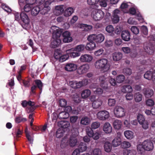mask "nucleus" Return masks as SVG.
Masks as SVG:
<instances>
[{
    "label": "nucleus",
    "mask_w": 155,
    "mask_h": 155,
    "mask_svg": "<svg viewBox=\"0 0 155 155\" xmlns=\"http://www.w3.org/2000/svg\"><path fill=\"white\" fill-rule=\"evenodd\" d=\"M67 102L64 99H61L59 101V105L62 107H65L67 104Z\"/></svg>",
    "instance_id": "obj_52"
},
{
    "label": "nucleus",
    "mask_w": 155,
    "mask_h": 155,
    "mask_svg": "<svg viewBox=\"0 0 155 155\" xmlns=\"http://www.w3.org/2000/svg\"><path fill=\"white\" fill-rule=\"evenodd\" d=\"M69 56L68 55L64 54L62 55L61 54L59 61L60 62H63L67 60Z\"/></svg>",
    "instance_id": "obj_58"
},
{
    "label": "nucleus",
    "mask_w": 155,
    "mask_h": 155,
    "mask_svg": "<svg viewBox=\"0 0 155 155\" xmlns=\"http://www.w3.org/2000/svg\"><path fill=\"white\" fill-rule=\"evenodd\" d=\"M93 59V57L90 55L85 54L81 55L80 60L82 62H90Z\"/></svg>",
    "instance_id": "obj_14"
},
{
    "label": "nucleus",
    "mask_w": 155,
    "mask_h": 155,
    "mask_svg": "<svg viewBox=\"0 0 155 155\" xmlns=\"http://www.w3.org/2000/svg\"><path fill=\"white\" fill-rule=\"evenodd\" d=\"M81 28H84L86 31H89L91 30L92 28V26L85 24H82L80 25Z\"/></svg>",
    "instance_id": "obj_41"
},
{
    "label": "nucleus",
    "mask_w": 155,
    "mask_h": 155,
    "mask_svg": "<svg viewBox=\"0 0 155 155\" xmlns=\"http://www.w3.org/2000/svg\"><path fill=\"white\" fill-rule=\"evenodd\" d=\"M97 118L101 120H105L109 117V114L106 110H102L98 112L97 114Z\"/></svg>",
    "instance_id": "obj_9"
},
{
    "label": "nucleus",
    "mask_w": 155,
    "mask_h": 155,
    "mask_svg": "<svg viewBox=\"0 0 155 155\" xmlns=\"http://www.w3.org/2000/svg\"><path fill=\"white\" fill-rule=\"evenodd\" d=\"M41 6H39V13L42 15H45L50 11L49 8H46L43 7L42 8H41Z\"/></svg>",
    "instance_id": "obj_47"
},
{
    "label": "nucleus",
    "mask_w": 155,
    "mask_h": 155,
    "mask_svg": "<svg viewBox=\"0 0 155 155\" xmlns=\"http://www.w3.org/2000/svg\"><path fill=\"white\" fill-rule=\"evenodd\" d=\"M89 68V64H86L79 67L77 69V72L79 74H81L87 72Z\"/></svg>",
    "instance_id": "obj_11"
},
{
    "label": "nucleus",
    "mask_w": 155,
    "mask_h": 155,
    "mask_svg": "<svg viewBox=\"0 0 155 155\" xmlns=\"http://www.w3.org/2000/svg\"><path fill=\"white\" fill-rule=\"evenodd\" d=\"M121 90L122 92L127 93H131L132 91V87L129 85L123 86L121 87Z\"/></svg>",
    "instance_id": "obj_20"
},
{
    "label": "nucleus",
    "mask_w": 155,
    "mask_h": 155,
    "mask_svg": "<svg viewBox=\"0 0 155 155\" xmlns=\"http://www.w3.org/2000/svg\"><path fill=\"white\" fill-rule=\"evenodd\" d=\"M97 4L102 7H105L107 5V3L105 0H98Z\"/></svg>",
    "instance_id": "obj_54"
},
{
    "label": "nucleus",
    "mask_w": 155,
    "mask_h": 155,
    "mask_svg": "<svg viewBox=\"0 0 155 155\" xmlns=\"http://www.w3.org/2000/svg\"><path fill=\"white\" fill-rule=\"evenodd\" d=\"M146 104L147 106H152L154 104V101L151 99H148L146 101Z\"/></svg>",
    "instance_id": "obj_63"
},
{
    "label": "nucleus",
    "mask_w": 155,
    "mask_h": 155,
    "mask_svg": "<svg viewBox=\"0 0 155 155\" xmlns=\"http://www.w3.org/2000/svg\"><path fill=\"white\" fill-rule=\"evenodd\" d=\"M81 107L80 106L74 107L72 110V113L76 115L78 114L81 111Z\"/></svg>",
    "instance_id": "obj_48"
},
{
    "label": "nucleus",
    "mask_w": 155,
    "mask_h": 155,
    "mask_svg": "<svg viewBox=\"0 0 155 155\" xmlns=\"http://www.w3.org/2000/svg\"><path fill=\"white\" fill-rule=\"evenodd\" d=\"M137 149L138 152L141 153H142L144 151L145 149L143 147V143L142 144H139L137 145Z\"/></svg>",
    "instance_id": "obj_45"
},
{
    "label": "nucleus",
    "mask_w": 155,
    "mask_h": 155,
    "mask_svg": "<svg viewBox=\"0 0 155 155\" xmlns=\"http://www.w3.org/2000/svg\"><path fill=\"white\" fill-rule=\"evenodd\" d=\"M114 113L116 117L120 118L124 116L125 112L123 107L120 106H117L114 109Z\"/></svg>",
    "instance_id": "obj_6"
},
{
    "label": "nucleus",
    "mask_w": 155,
    "mask_h": 155,
    "mask_svg": "<svg viewBox=\"0 0 155 155\" xmlns=\"http://www.w3.org/2000/svg\"><path fill=\"white\" fill-rule=\"evenodd\" d=\"M137 119L140 124L142 123L143 121L145 120L144 117L141 114H138L137 116Z\"/></svg>",
    "instance_id": "obj_53"
},
{
    "label": "nucleus",
    "mask_w": 155,
    "mask_h": 155,
    "mask_svg": "<svg viewBox=\"0 0 155 155\" xmlns=\"http://www.w3.org/2000/svg\"><path fill=\"white\" fill-rule=\"evenodd\" d=\"M136 151L134 150H125L123 151L124 155H135Z\"/></svg>",
    "instance_id": "obj_35"
},
{
    "label": "nucleus",
    "mask_w": 155,
    "mask_h": 155,
    "mask_svg": "<svg viewBox=\"0 0 155 155\" xmlns=\"http://www.w3.org/2000/svg\"><path fill=\"white\" fill-rule=\"evenodd\" d=\"M121 139L120 137H115L112 141V144L113 146L116 147L121 144Z\"/></svg>",
    "instance_id": "obj_25"
},
{
    "label": "nucleus",
    "mask_w": 155,
    "mask_h": 155,
    "mask_svg": "<svg viewBox=\"0 0 155 155\" xmlns=\"http://www.w3.org/2000/svg\"><path fill=\"white\" fill-rule=\"evenodd\" d=\"M130 146V143L129 142L126 141H123L121 144V146L123 148H128Z\"/></svg>",
    "instance_id": "obj_50"
},
{
    "label": "nucleus",
    "mask_w": 155,
    "mask_h": 155,
    "mask_svg": "<svg viewBox=\"0 0 155 155\" xmlns=\"http://www.w3.org/2000/svg\"><path fill=\"white\" fill-rule=\"evenodd\" d=\"M26 3V4L24 7V9L25 12H28L30 11L31 10V8L33 7V6L28 3Z\"/></svg>",
    "instance_id": "obj_55"
},
{
    "label": "nucleus",
    "mask_w": 155,
    "mask_h": 155,
    "mask_svg": "<svg viewBox=\"0 0 155 155\" xmlns=\"http://www.w3.org/2000/svg\"><path fill=\"white\" fill-rule=\"evenodd\" d=\"M69 116V114L65 111L60 112L58 115V118L60 119H66Z\"/></svg>",
    "instance_id": "obj_26"
},
{
    "label": "nucleus",
    "mask_w": 155,
    "mask_h": 155,
    "mask_svg": "<svg viewBox=\"0 0 155 155\" xmlns=\"http://www.w3.org/2000/svg\"><path fill=\"white\" fill-rule=\"evenodd\" d=\"M143 94L146 98H150L154 94V91L151 89L149 88L144 89H143Z\"/></svg>",
    "instance_id": "obj_15"
},
{
    "label": "nucleus",
    "mask_w": 155,
    "mask_h": 155,
    "mask_svg": "<svg viewBox=\"0 0 155 155\" xmlns=\"http://www.w3.org/2000/svg\"><path fill=\"white\" fill-rule=\"evenodd\" d=\"M133 133L131 131L127 130L124 131V135L125 137L127 139H131L133 137Z\"/></svg>",
    "instance_id": "obj_32"
},
{
    "label": "nucleus",
    "mask_w": 155,
    "mask_h": 155,
    "mask_svg": "<svg viewBox=\"0 0 155 155\" xmlns=\"http://www.w3.org/2000/svg\"><path fill=\"white\" fill-rule=\"evenodd\" d=\"M143 147L145 150L150 151L153 148V142L150 140H147L143 142Z\"/></svg>",
    "instance_id": "obj_8"
},
{
    "label": "nucleus",
    "mask_w": 155,
    "mask_h": 155,
    "mask_svg": "<svg viewBox=\"0 0 155 155\" xmlns=\"http://www.w3.org/2000/svg\"><path fill=\"white\" fill-rule=\"evenodd\" d=\"M87 148V144L86 143L81 142L78 146V148L74 150L72 155H79V153L85 151Z\"/></svg>",
    "instance_id": "obj_5"
},
{
    "label": "nucleus",
    "mask_w": 155,
    "mask_h": 155,
    "mask_svg": "<svg viewBox=\"0 0 155 155\" xmlns=\"http://www.w3.org/2000/svg\"><path fill=\"white\" fill-rule=\"evenodd\" d=\"M61 54V51L57 49L55 51L54 56L55 59L59 60Z\"/></svg>",
    "instance_id": "obj_46"
},
{
    "label": "nucleus",
    "mask_w": 155,
    "mask_h": 155,
    "mask_svg": "<svg viewBox=\"0 0 155 155\" xmlns=\"http://www.w3.org/2000/svg\"><path fill=\"white\" fill-rule=\"evenodd\" d=\"M80 81H71L69 82L70 86L74 89H77L82 87V84Z\"/></svg>",
    "instance_id": "obj_16"
},
{
    "label": "nucleus",
    "mask_w": 155,
    "mask_h": 155,
    "mask_svg": "<svg viewBox=\"0 0 155 155\" xmlns=\"http://www.w3.org/2000/svg\"><path fill=\"white\" fill-rule=\"evenodd\" d=\"M77 143V140L76 137L72 135L71 136L69 140V144L71 147L75 146Z\"/></svg>",
    "instance_id": "obj_24"
},
{
    "label": "nucleus",
    "mask_w": 155,
    "mask_h": 155,
    "mask_svg": "<svg viewBox=\"0 0 155 155\" xmlns=\"http://www.w3.org/2000/svg\"><path fill=\"white\" fill-rule=\"evenodd\" d=\"M76 64L71 63H67L65 66V70L68 71H75L77 69Z\"/></svg>",
    "instance_id": "obj_13"
},
{
    "label": "nucleus",
    "mask_w": 155,
    "mask_h": 155,
    "mask_svg": "<svg viewBox=\"0 0 155 155\" xmlns=\"http://www.w3.org/2000/svg\"><path fill=\"white\" fill-rule=\"evenodd\" d=\"M2 8L5 11L8 12H11V9L5 4H2Z\"/></svg>",
    "instance_id": "obj_62"
},
{
    "label": "nucleus",
    "mask_w": 155,
    "mask_h": 155,
    "mask_svg": "<svg viewBox=\"0 0 155 155\" xmlns=\"http://www.w3.org/2000/svg\"><path fill=\"white\" fill-rule=\"evenodd\" d=\"M119 12V11L117 9L115 10L114 11L113 20L114 23H117L119 20V17L117 14Z\"/></svg>",
    "instance_id": "obj_36"
},
{
    "label": "nucleus",
    "mask_w": 155,
    "mask_h": 155,
    "mask_svg": "<svg viewBox=\"0 0 155 155\" xmlns=\"http://www.w3.org/2000/svg\"><path fill=\"white\" fill-rule=\"evenodd\" d=\"M25 132L28 140L30 143H32L33 140V137L30 134L28 131V129L27 128H26L25 130Z\"/></svg>",
    "instance_id": "obj_39"
},
{
    "label": "nucleus",
    "mask_w": 155,
    "mask_h": 155,
    "mask_svg": "<svg viewBox=\"0 0 155 155\" xmlns=\"http://www.w3.org/2000/svg\"><path fill=\"white\" fill-rule=\"evenodd\" d=\"M112 127L108 122L105 123L104 125L103 130L106 134H109L112 131Z\"/></svg>",
    "instance_id": "obj_17"
},
{
    "label": "nucleus",
    "mask_w": 155,
    "mask_h": 155,
    "mask_svg": "<svg viewBox=\"0 0 155 155\" xmlns=\"http://www.w3.org/2000/svg\"><path fill=\"white\" fill-rule=\"evenodd\" d=\"M91 101L92 102V107L94 109H97L99 108L103 103V101L101 99H97L94 100L92 97L91 98Z\"/></svg>",
    "instance_id": "obj_7"
},
{
    "label": "nucleus",
    "mask_w": 155,
    "mask_h": 155,
    "mask_svg": "<svg viewBox=\"0 0 155 155\" xmlns=\"http://www.w3.org/2000/svg\"><path fill=\"white\" fill-rule=\"evenodd\" d=\"M33 8L31 9V13L32 15L35 16L39 13V7L38 5H35L33 6Z\"/></svg>",
    "instance_id": "obj_34"
},
{
    "label": "nucleus",
    "mask_w": 155,
    "mask_h": 155,
    "mask_svg": "<svg viewBox=\"0 0 155 155\" xmlns=\"http://www.w3.org/2000/svg\"><path fill=\"white\" fill-rule=\"evenodd\" d=\"M85 48V46L81 44L75 47L74 50L76 51L79 52L83 51Z\"/></svg>",
    "instance_id": "obj_44"
},
{
    "label": "nucleus",
    "mask_w": 155,
    "mask_h": 155,
    "mask_svg": "<svg viewBox=\"0 0 155 155\" xmlns=\"http://www.w3.org/2000/svg\"><path fill=\"white\" fill-rule=\"evenodd\" d=\"M95 68L104 71H108L110 68V65L108 60L106 58H102L97 60L95 63Z\"/></svg>",
    "instance_id": "obj_1"
},
{
    "label": "nucleus",
    "mask_w": 155,
    "mask_h": 155,
    "mask_svg": "<svg viewBox=\"0 0 155 155\" xmlns=\"http://www.w3.org/2000/svg\"><path fill=\"white\" fill-rule=\"evenodd\" d=\"M24 1H25V3H28L31 5L32 6H35L36 5V0H19V3L20 5H21V3H23Z\"/></svg>",
    "instance_id": "obj_31"
},
{
    "label": "nucleus",
    "mask_w": 155,
    "mask_h": 155,
    "mask_svg": "<svg viewBox=\"0 0 155 155\" xmlns=\"http://www.w3.org/2000/svg\"><path fill=\"white\" fill-rule=\"evenodd\" d=\"M134 99L137 102L140 101L142 99V95L140 92H137L134 94Z\"/></svg>",
    "instance_id": "obj_40"
},
{
    "label": "nucleus",
    "mask_w": 155,
    "mask_h": 155,
    "mask_svg": "<svg viewBox=\"0 0 155 155\" xmlns=\"http://www.w3.org/2000/svg\"><path fill=\"white\" fill-rule=\"evenodd\" d=\"M125 80V77L122 74L118 75L116 78V81L117 83H120L123 82Z\"/></svg>",
    "instance_id": "obj_43"
},
{
    "label": "nucleus",
    "mask_w": 155,
    "mask_h": 155,
    "mask_svg": "<svg viewBox=\"0 0 155 155\" xmlns=\"http://www.w3.org/2000/svg\"><path fill=\"white\" fill-rule=\"evenodd\" d=\"M62 35L63 37V41L64 43H69L72 41V38L71 36V34L69 32L65 31L64 32Z\"/></svg>",
    "instance_id": "obj_10"
},
{
    "label": "nucleus",
    "mask_w": 155,
    "mask_h": 155,
    "mask_svg": "<svg viewBox=\"0 0 155 155\" xmlns=\"http://www.w3.org/2000/svg\"><path fill=\"white\" fill-rule=\"evenodd\" d=\"M58 126L62 128H66L70 126V124L68 121H61L58 122Z\"/></svg>",
    "instance_id": "obj_23"
},
{
    "label": "nucleus",
    "mask_w": 155,
    "mask_h": 155,
    "mask_svg": "<svg viewBox=\"0 0 155 155\" xmlns=\"http://www.w3.org/2000/svg\"><path fill=\"white\" fill-rule=\"evenodd\" d=\"M113 59L114 61L120 60L122 58V54L120 52H115L112 54Z\"/></svg>",
    "instance_id": "obj_22"
},
{
    "label": "nucleus",
    "mask_w": 155,
    "mask_h": 155,
    "mask_svg": "<svg viewBox=\"0 0 155 155\" xmlns=\"http://www.w3.org/2000/svg\"><path fill=\"white\" fill-rule=\"evenodd\" d=\"M90 42L87 43L86 46L85 48L87 50L92 51L96 47L95 42L93 41H89Z\"/></svg>",
    "instance_id": "obj_19"
},
{
    "label": "nucleus",
    "mask_w": 155,
    "mask_h": 155,
    "mask_svg": "<svg viewBox=\"0 0 155 155\" xmlns=\"http://www.w3.org/2000/svg\"><path fill=\"white\" fill-rule=\"evenodd\" d=\"M104 148L106 152H110L112 149L111 144L108 142H106L104 144Z\"/></svg>",
    "instance_id": "obj_38"
},
{
    "label": "nucleus",
    "mask_w": 155,
    "mask_h": 155,
    "mask_svg": "<svg viewBox=\"0 0 155 155\" xmlns=\"http://www.w3.org/2000/svg\"><path fill=\"white\" fill-rule=\"evenodd\" d=\"M64 132L63 130L60 128L58 129L55 133L56 137L58 138L61 137L63 136Z\"/></svg>",
    "instance_id": "obj_42"
},
{
    "label": "nucleus",
    "mask_w": 155,
    "mask_h": 155,
    "mask_svg": "<svg viewBox=\"0 0 155 155\" xmlns=\"http://www.w3.org/2000/svg\"><path fill=\"white\" fill-rule=\"evenodd\" d=\"M74 11V9L71 7H69L66 9L64 11V15L66 17L71 15Z\"/></svg>",
    "instance_id": "obj_33"
},
{
    "label": "nucleus",
    "mask_w": 155,
    "mask_h": 155,
    "mask_svg": "<svg viewBox=\"0 0 155 155\" xmlns=\"http://www.w3.org/2000/svg\"><path fill=\"white\" fill-rule=\"evenodd\" d=\"M144 77L148 80L152 79L153 81V72L151 70L147 71L144 74Z\"/></svg>",
    "instance_id": "obj_28"
},
{
    "label": "nucleus",
    "mask_w": 155,
    "mask_h": 155,
    "mask_svg": "<svg viewBox=\"0 0 155 155\" xmlns=\"http://www.w3.org/2000/svg\"><path fill=\"white\" fill-rule=\"evenodd\" d=\"M61 40L60 39H53L51 43L52 48H55L58 47L61 44Z\"/></svg>",
    "instance_id": "obj_18"
},
{
    "label": "nucleus",
    "mask_w": 155,
    "mask_h": 155,
    "mask_svg": "<svg viewBox=\"0 0 155 155\" xmlns=\"http://www.w3.org/2000/svg\"><path fill=\"white\" fill-rule=\"evenodd\" d=\"M88 136L90 137H92L94 136V133L92 128H90L86 130Z\"/></svg>",
    "instance_id": "obj_59"
},
{
    "label": "nucleus",
    "mask_w": 155,
    "mask_h": 155,
    "mask_svg": "<svg viewBox=\"0 0 155 155\" xmlns=\"http://www.w3.org/2000/svg\"><path fill=\"white\" fill-rule=\"evenodd\" d=\"M63 5L57 6L55 7V10L57 13V15H59L61 14L64 11Z\"/></svg>",
    "instance_id": "obj_29"
},
{
    "label": "nucleus",
    "mask_w": 155,
    "mask_h": 155,
    "mask_svg": "<svg viewBox=\"0 0 155 155\" xmlns=\"http://www.w3.org/2000/svg\"><path fill=\"white\" fill-rule=\"evenodd\" d=\"M130 29L132 32L135 35H137L139 33V29L135 26L132 27Z\"/></svg>",
    "instance_id": "obj_57"
},
{
    "label": "nucleus",
    "mask_w": 155,
    "mask_h": 155,
    "mask_svg": "<svg viewBox=\"0 0 155 155\" xmlns=\"http://www.w3.org/2000/svg\"><path fill=\"white\" fill-rule=\"evenodd\" d=\"M123 73L126 75H129L132 73V71L130 68H124L123 70Z\"/></svg>",
    "instance_id": "obj_51"
},
{
    "label": "nucleus",
    "mask_w": 155,
    "mask_h": 155,
    "mask_svg": "<svg viewBox=\"0 0 155 155\" xmlns=\"http://www.w3.org/2000/svg\"><path fill=\"white\" fill-rule=\"evenodd\" d=\"M140 124L142 125V127L144 129L146 130L148 128L149 124L147 121V120L144 121H143L142 123H140Z\"/></svg>",
    "instance_id": "obj_61"
},
{
    "label": "nucleus",
    "mask_w": 155,
    "mask_h": 155,
    "mask_svg": "<svg viewBox=\"0 0 155 155\" xmlns=\"http://www.w3.org/2000/svg\"><path fill=\"white\" fill-rule=\"evenodd\" d=\"M121 36L122 39L125 41H128L130 39V34L128 30H125L122 31Z\"/></svg>",
    "instance_id": "obj_12"
},
{
    "label": "nucleus",
    "mask_w": 155,
    "mask_h": 155,
    "mask_svg": "<svg viewBox=\"0 0 155 155\" xmlns=\"http://www.w3.org/2000/svg\"><path fill=\"white\" fill-rule=\"evenodd\" d=\"M51 29L53 32L52 39H60V37L62 33L61 30L56 26L51 27Z\"/></svg>",
    "instance_id": "obj_4"
},
{
    "label": "nucleus",
    "mask_w": 155,
    "mask_h": 155,
    "mask_svg": "<svg viewBox=\"0 0 155 155\" xmlns=\"http://www.w3.org/2000/svg\"><path fill=\"white\" fill-rule=\"evenodd\" d=\"M104 13L101 10L95 9L91 13V16L95 21H99L103 18Z\"/></svg>",
    "instance_id": "obj_2"
},
{
    "label": "nucleus",
    "mask_w": 155,
    "mask_h": 155,
    "mask_svg": "<svg viewBox=\"0 0 155 155\" xmlns=\"http://www.w3.org/2000/svg\"><path fill=\"white\" fill-rule=\"evenodd\" d=\"M100 126V123L98 121L93 122L91 125V128L96 129L99 128Z\"/></svg>",
    "instance_id": "obj_49"
},
{
    "label": "nucleus",
    "mask_w": 155,
    "mask_h": 155,
    "mask_svg": "<svg viewBox=\"0 0 155 155\" xmlns=\"http://www.w3.org/2000/svg\"><path fill=\"white\" fill-rule=\"evenodd\" d=\"M113 126L115 129L119 130L120 129L122 126V122L120 120H116L113 122Z\"/></svg>",
    "instance_id": "obj_30"
},
{
    "label": "nucleus",
    "mask_w": 155,
    "mask_h": 155,
    "mask_svg": "<svg viewBox=\"0 0 155 155\" xmlns=\"http://www.w3.org/2000/svg\"><path fill=\"white\" fill-rule=\"evenodd\" d=\"M98 0H87V2L88 4L90 5H95L96 6L97 4Z\"/></svg>",
    "instance_id": "obj_60"
},
{
    "label": "nucleus",
    "mask_w": 155,
    "mask_h": 155,
    "mask_svg": "<svg viewBox=\"0 0 155 155\" xmlns=\"http://www.w3.org/2000/svg\"><path fill=\"white\" fill-rule=\"evenodd\" d=\"M106 30L109 33H112L114 31V28L111 25H108L106 28Z\"/></svg>",
    "instance_id": "obj_64"
},
{
    "label": "nucleus",
    "mask_w": 155,
    "mask_h": 155,
    "mask_svg": "<svg viewBox=\"0 0 155 155\" xmlns=\"http://www.w3.org/2000/svg\"><path fill=\"white\" fill-rule=\"evenodd\" d=\"M90 94V91L88 89H86L82 91L81 96L83 98H86L88 97Z\"/></svg>",
    "instance_id": "obj_37"
},
{
    "label": "nucleus",
    "mask_w": 155,
    "mask_h": 155,
    "mask_svg": "<svg viewBox=\"0 0 155 155\" xmlns=\"http://www.w3.org/2000/svg\"><path fill=\"white\" fill-rule=\"evenodd\" d=\"M20 18L23 22L26 24H28L29 19L27 15L24 12H21L20 14Z\"/></svg>",
    "instance_id": "obj_21"
},
{
    "label": "nucleus",
    "mask_w": 155,
    "mask_h": 155,
    "mask_svg": "<svg viewBox=\"0 0 155 155\" xmlns=\"http://www.w3.org/2000/svg\"><path fill=\"white\" fill-rule=\"evenodd\" d=\"M87 39L88 41H93L97 43H99L104 41V37L103 35L102 34L97 35L92 34L89 35Z\"/></svg>",
    "instance_id": "obj_3"
},
{
    "label": "nucleus",
    "mask_w": 155,
    "mask_h": 155,
    "mask_svg": "<svg viewBox=\"0 0 155 155\" xmlns=\"http://www.w3.org/2000/svg\"><path fill=\"white\" fill-rule=\"evenodd\" d=\"M116 102L115 99L109 98L108 100V104L109 106H113L115 105Z\"/></svg>",
    "instance_id": "obj_56"
},
{
    "label": "nucleus",
    "mask_w": 155,
    "mask_h": 155,
    "mask_svg": "<svg viewBox=\"0 0 155 155\" xmlns=\"http://www.w3.org/2000/svg\"><path fill=\"white\" fill-rule=\"evenodd\" d=\"M90 119L87 116H84L81 118L80 123L83 125H87L90 124Z\"/></svg>",
    "instance_id": "obj_27"
}]
</instances>
